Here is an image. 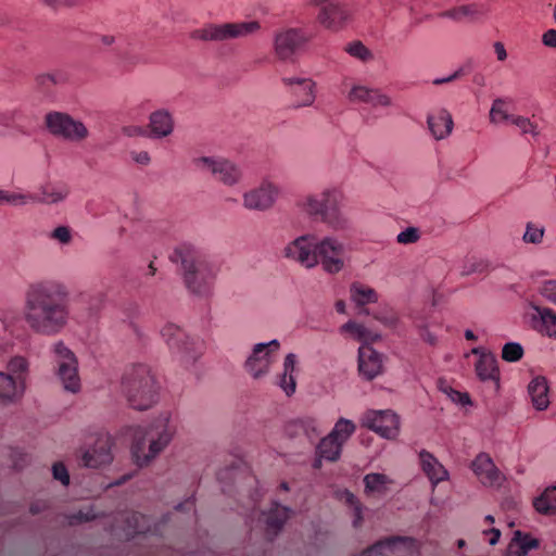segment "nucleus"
Masks as SVG:
<instances>
[{
    "label": "nucleus",
    "mask_w": 556,
    "mask_h": 556,
    "mask_svg": "<svg viewBox=\"0 0 556 556\" xmlns=\"http://www.w3.org/2000/svg\"><path fill=\"white\" fill-rule=\"evenodd\" d=\"M23 317L27 327L42 336H55L70 318L68 292L54 281H39L25 292Z\"/></svg>",
    "instance_id": "obj_1"
},
{
    "label": "nucleus",
    "mask_w": 556,
    "mask_h": 556,
    "mask_svg": "<svg viewBox=\"0 0 556 556\" xmlns=\"http://www.w3.org/2000/svg\"><path fill=\"white\" fill-rule=\"evenodd\" d=\"M173 263H180L186 288L197 296L212 293L215 274L206 257L194 247L181 244L170 254Z\"/></svg>",
    "instance_id": "obj_2"
},
{
    "label": "nucleus",
    "mask_w": 556,
    "mask_h": 556,
    "mask_svg": "<svg viewBox=\"0 0 556 556\" xmlns=\"http://www.w3.org/2000/svg\"><path fill=\"white\" fill-rule=\"evenodd\" d=\"M123 390L132 408L144 410L157 401L159 387L150 368L134 366L124 377Z\"/></svg>",
    "instance_id": "obj_3"
},
{
    "label": "nucleus",
    "mask_w": 556,
    "mask_h": 556,
    "mask_svg": "<svg viewBox=\"0 0 556 556\" xmlns=\"http://www.w3.org/2000/svg\"><path fill=\"white\" fill-rule=\"evenodd\" d=\"M261 24L257 21L239 23L207 24L191 33V38L202 41H227L244 38L257 33Z\"/></svg>",
    "instance_id": "obj_4"
},
{
    "label": "nucleus",
    "mask_w": 556,
    "mask_h": 556,
    "mask_svg": "<svg viewBox=\"0 0 556 556\" xmlns=\"http://www.w3.org/2000/svg\"><path fill=\"white\" fill-rule=\"evenodd\" d=\"M342 194L337 190H326L320 198L309 195L305 201V211L309 215H320L321 220L333 229H343L348 222L339 211Z\"/></svg>",
    "instance_id": "obj_5"
},
{
    "label": "nucleus",
    "mask_w": 556,
    "mask_h": 556,
    "mask_svg": "<svg viewBox=\"0 0 556 556\" xmlns=\"http://www.w3.org/2000/svg\"><path fill=\"white\" fill-rule=\"evenodd\" d=\"M172 433L167 429L155 432L150 429L142 437L136 433L131 451L136 463L140 466H147L154 459L170 442Z\"/></svg>",
    "instance_id": "obj_6"
},
{
    "label": "nucleus",
    "mask_w": 556,
    "mask_h": 556,
    "mask_svg": "<svg viewBox=\"0 0 556 556\" xmlns=\"http://www.w3.org/2000/svg\"><path fill=\"white\" fill-rule=\"evenodd\" d=\"M113 438L109 433L97 434L92 443L79 450V465L91 469H99L110 465L113 460Z\"/></svg>",
    "instance_id": "obj_7"
},
{
    "label": "nucleus",
    "mask_w": 556,
    "mask_h": 556,
    "mask_svg": "<svg viewBox=\"0 0 556 556\" xmlns=\"http://www.w3.org/2000/svg\"><path fill=\"white\" fill-rule=\"evenodd\" d=\"M46 126L56 137L70 141H81L88 137V129L79 122L73 119L68 114L50 112L46 115Z\"/></svg>",
    "instance_id": "obj_8"
},
{
    "label": "nucleus",
    "mask_w": 556,
    "mask_h": 556,
    "mask_svg": "<svg viewBox=\"0 0 556 556\" xmlns=\"http://www.w3.org/2000/svg\"><path fill=\"white\" fill-rule=\"evenodd\" d=\"M313 38V35L302 28H289L275 36L274 49L280 60H289L295 51Z\"/></svg>",
    "instance_id": "obj_9"
},
{
    "label": "nucleus",
    "mask_w": 556,
    "mask_h": 556,
    "mask_svg": "<svg viewBox=\"0 0 556 556\" xmlns=\"http://www.w3.org/2000/svg\"><path fill=\"white\" fill-rule=\"evenodd\" d=\"M344 247L332 238H325L317 244V264L320 262L325 271L337 274L344 267Z\"/></svg>",
    "instance_id": "obj_10"
},
{
    "label": "nucleus",
    "mask_w": 556,
    "mask_h": 556,
    "mask_svg": "<svg viewBox=\"0 0 556 556\" xmlns=\"http://www.w3.org/2000/svg\"><path fill=\"white\" fill-rule=\"evenodd\" d=\"M161 333L168 346L180 353L187 363H193L200 355L195 343L178 326L168 324L163 327Z\"/></svg>",
    "instance_id": "obj_11"
},
{
    "label": "nucleus",
    "mask_w": 556,
    "mask_h": 556,
    "mask_svg": "<svg viewBox=\"0 0 556 556\" xmlns=\"http://www.w3.org/2000/svg\"><path fill=\"white\" fill-rule=\"evenodd\" d=\"M363 426L386 439H394L400 432V418L392 410L369 412Z\"/></svg>",
    "instance_id": "obj_12"
},
{
    "label": "nucleus",
    "mask_w": 556,
    "mask_h": 556,
    "mask_svg": "<svg viewBox=\"0 0 556 556\" xmlns=\"http://www.w3.org/2000/svg\"><path fill=\"white\" fill-rule=\"evenodd\" d=\"M280 344L277 340L268 343H258L254 346L252 354L245 361L247 371L255 379L266 375L273 363V351H278Z\"/></svg>",
    "instance_id": "obj_13"
},
{
    "label": "nucleus",
    "mask_w": 556,
    "mask_h": 556,
    "mask_svg": "<svg viewBox=\"0 0 556 556\" xmlns=\"http://www.w3.org/2000/svg\"><path fill=\"white\" fill-rule=\"evenodd\" d=\"M313 236H301L285 248V255L306 268L317 265V244Z\"/></svg>",
    "instance_id": "obj_14"
},
{
    "label": "nucleus",
    "mask_w": 556,
    "mask_h": 556,
    "mask_svg": "<svg viewBox=\"0 0 556 556\" xmlns=\"http://www.w3.org/2000/svg\"><path fill=\"white\" fill-rule=\"evenodd\" d=\"M197 167L208 170L212 175L225 185H235L239 181L241 173L237 166L227 160H215L203 156L193 161Z\"/></svg>",
    "instance_id": "obj_15"
},
{
    "label": "nucleus",
    "mask_w": 556,
    "mask_h": 556,
    "mask_svg": "<svg viewBox=\"0 0 556 556\" xmlns=\"http://www.w3.org/2000/svg\"><path fill=\"white\" fill-rule=\"evenodd\" d=\"M358 372L367 381L374 380L384 371V355L369 344H362L358 349Z\"/></svg>",
    "instance_id": "obj_16"
},
{
    "label": "nucleus",
    "mask_w": 556,
    "mask_h": 556,
    "mask_svg": "<svg viewBox=\"0 0 556 556\" xmlns=\"http://www.w3.org/2000/svg\"><path fill=\"white\" fill-rule=\"evenodd\" d=\"M316 20L324 28L337 33L346 26L350 12L339 2L328 3L319 7Z\"/></svg>",
    "instance_id": "obj_17"
},
{
    "label": "nucleus",
    "mask_w": 556,
    "mask_h": 556,
    "mask_svg": "<svg viewBox=\"0 0 556 556\" xmlns=\"http://www.w3.org/2000/svg\"><path fill=\"white\" fill-rule=\"evenodd\" d=\"M277 193L273 185L263 184L260 188L244 194V206L249 210H267L274 204Z\"/></svg>",
    "instance_id": "obj_18"
},
{
    "label": "nucleus",
    "mask_w": 556,
    "mask_h": 556,
    "mask_svg": "<svg viewBox=\"0 0 556 556\" xmlns=\"http://www.w3.org/2000/svg\"><path fill=\"white\" fill-rule=\"evenodd\" d=\"M531 326L534 330L556 340V312L549 307L533 305Z\"/></svg>",
    "instance_id": "obj_19"
},
{
    "label": "nucleus",
    "mask_w": 556,
    "mask_h": 556,
    "mask_svg": "<svg viewBox=\"0 0 556 556\" xmlns=\"http://www.w3.org/2000/svg\"><path fill=\"white\" fill-rule=\"evenodd\" d=\"M286 86L292 87V93L296 98L293 106L295 109L308 106L315 100L314 83L305 78H283Z\"/></svg>",
    "instance_id": "obj_20"
},
{
    "label": "nucleus",
    "mask_w": 556,
    "mask_h": 556,
    "mask_svg": "<svg viewBox=\"0 0 556 556\" xmlns=\"http://www.w3.org/2000/svg\"><path fill=\"white\" fill-rule=\"evenodd\" d=\"M25 383H20L10 374L0 371V403L10 405L17 403L24 395Z\"/></svg>",
    "instance_id": "obj_21"
},
{
    "label": "nucleus",
    "mask_w": 556,
    "mask_h": 556,
    "mask_svg": "<svg viewBox=\"0 0 556 556\" xmlns=\"http://www.w3.org/2000/svg\"><path fill=\"white\" fill-rule=\"evenodd\" d=\"M471 468L483 484L492 485L500 480L498 469L495 467L492 458L485 453H480L473 459Z\"/></svg>",
    "instance_id": "obj_22"
},
{
    "label": "nucleus",
    "mask_w": 556,
    "mask_h": 556,
    "mask_svg": "<svg viewBox=\"0 0 556 556\" xmlns=\"http://www.w3.org/2000/svg\"><path fill=\"white\" fill-rule=\"evenodd\" d=\"M420 466L429 480L437 484L447 479V470L439 463V460L426 450L419 453Z\"/></svg>",
    "instance_id": "obj_23"
},
{
    "label": "nucleus",
    "mask_w": 556,
    "mask_h": 556,
    "mask_svg": "<svg viewBox=\"0 0 556 556\" xmlns=\"http://www.w3.org/2000/svg\"><path fill=\"white\" fill-rule=\"evenodd\" d=\"M427 123L430 132L437 140L447 137L454 125L452 115L445 109L440 110L437 115H429Z\"/></svg>",
    "instance_id": "obj_24"
},
{
    "label": "nucleus",
    "mask_w": 556,
    "mask_h": 556,
    "mask_svg": "<svg viewBox=\"0 0 556 556\" xmlns=\"http://www.w3.org/2000/svg\"><path fill=\"white\" fill-rule=\"evenodd\" d=\"M528 392L531 397V402L533 406L538 410H544L549 405V397H548V383L547 379L543 376H536L534 377L529 386H528Z\"/></svg>",
    "instance_id": "obj_25"
},
{
    "label": "nucleus",
    "mask_w": 556,
    "mask_h": 556,
    "mask_svg": "<svg viewBox=\"0 0 556 556\" xmlns=\"http://www.w3.org/2000/svg\"><path fill=\"white\" fill-rule=\"evenodd\" d=\"M68 193L70 190L64 185L55 186L52 184H47L40 188V192L38 194H26V197L27 201L52 204L63 201L68 195Z\"/></svg>",
    "instance_id": "obj_26"
},
{
    "label": "nucleus",
    "mask_w": 556,
    "mask_h": 556,
    "mask_svg": "<svg viewBox=\"0 0 556 556\" xmlns=\"http://www.w3.org/2000/svg\"><path fill=\"white\" fill-rule=\"evenodd\" d=\"M350 99L352 101L365 102L372 106H388L391 104V100L387 94L381 93L377 89H369L364 86L354 87L350 92Z\"/></svg>",
    "instance_id": "obj_27"
},
{
    "label": "nucleus",
    "mask_w": 556,
    "mask_h": 556,
    "mask_svg": "<svg viewBox=\"0 0 556 556\" xmlns=\"http://www.w3.org/2000/svg\"><path fill=\"white\" fill-rule=\"evenodd\" d=\"M286 432L289 437H296L300 434L306 435L311 441L319 435L317 429V421L313 417H302L290 420L286 425Z\"/></svg>",
    "instance_id": "obj_28"
},
{
    "label": "nucleus",
    "mask_w": 556,
    "mask_h": 556,
    "mask_svg": "<svg viewBox=\"0 0 556 556\" xmlns=\"http://www.w3.org/2000/svg\"><path fill=\"white\" fill-rule=\"evenodd\" d=\"M149 127L153 137L163 138L172 134L174 122L167 111L159 110L150 115Z\"/></svg>",
    "instance_id": "obj_29"
},
{
    "label": "nucleus",
    "mask_w": 556,
    "mask_h": 556,
    "mask_svg": "<svg viewBox=\"0 0 556 556\" xmlns=\"http://www.w3.org/2000/svg\"><path fill=\"white\" fill-rule=\"evenodd\" d=\"M483 13L482 7L476 3L464 4L439 13L440 17L455 22L473 21Z\"/></svg>",
    "instance_id": "obj_30"
},
{
    "label": "nucleus",
    "mask_w": 556,
    "mask_h": 556,
    "mask_svg": "<svg viewBox=\"0 0 556 556\" xmlns=\"http://www.w3.org/2000/svg\"><path fill=\"white\" fill-rule=\"evenodd\" d=\"M58 376L66 391L76 393L80 390V378L78 376V362L60 364Z\"/></svg>",
    "instance_id": "obj_31"
},
{
    "label": "nucleus",
    "mask_w": 556,
    "mask_h": 556,
    "mask_svg": "<svg viewBox=\"0 0 556 556\" xmlns=\"http://www.w3.org/2000/svg\"><path fill=\"white\" fill-rule=\"evenodd\" d=\"M340 500L344 503V505L348 506L351 511L353 528H361L365 519L364 513L367 510L366 506H364L359 498L349 490H344L341 493Z\"/></svg>",
    "instance_id": "obj_32"
},
{
    "label": "nucleus",
    "mask_w": 556,
    "mask_h": 556,
    "mask_svg": "<svg viewBox=\"0 0 556 556\" xmlns=\"http://www.w3.org/2000/svg\"><path fill=\"white\" fill-rule=\"evenodd\" d=\"M539 541L530 534L516 531L508 545V556H526L529 551L536 548Z\"/></svg>",
    "instance_id": "obj_33"
},
{
    "label": "nucleus",
    "mask_w": 556,
    "mask_h": 556,
    "mask_svg": "<svg viewBox=\"0 0 556 556\" xmlns=\"http://www.w3.org/2000/svg\"><path fill=\"white\" fill-rule=\"evenodd\" d=\"M296 356L293 353H289L285 357L283 372L279 376L278 384L286 392L288 396L295 392V378L293 372L295 370Z\"/></svg>",
    "instance_id": "obj_34"
},
{
    "label": "nucleus",
    "mask_w": 556,
    "mask_h": 556,
    "mask_svg": "<svg viewBox=\"0 0 556 556\" xmlns=\"http://www.w3.org/2000/svg\"><path fill=\"white\" fill-rule=\"evenodd\" d=\"M476 371L481 380H493L498 382L500 371L497 361L491 353L482 354L476 364Z\"/></svg>",
    "instance_id": "obj_35"
},
{
    "label": "nucleus",
    "mask_w": 556,
    "mask_h": 556,
    "mask_svg": "<svg viewBox=\"0 0 556 556\" xmlns=\"http://www.w3.org/2000/svg\"><path fill=\"white\" fill-rule=\"evenodd\" d=\"M363 482L366 495H384L389 491L388 485L392 483V480L384 473L370 472L364 477Z\"/></svg>",
    "instance_id": "obj_36"
},
{
    "label": "nucleus",
    "mask_w": 556,
    "mask_h": 556,
    "mask_svg": "<svg viewBox=\"0 0 556 556\" xmlns=\"http://www.w3.org/2000/svg\"><path fill=\"white\" fill-rule=\"evenodd\" d=\"M351 301L357 306L363 307L369 303L378 301V293L371 287L355 281L350 287Z\"/></svg>",
    "instance_id": "obj_37"
},
{
    "label": "nucleus",
    "mask_w": 556,
    "mask_h": 556,
    "mask_svg": "<svg viewBox=\"0 0 556 556\" xmlns=\"http://www.w3.org/2000/svg\"><path fill=\"white\" fill-rule=\"evenodd\" d=\"M342 444L330 433L323 438L317 447L316 456L324 457L328 462H336L340 458Z\"/></svg>",
    "instance_id": "obj_38"
},
{
    "label": "nucleus",
    "mask_w": 556,
    "mask_h": 556,
    "mask_svg": "<svg viewBox=\"0 0 556 556\" xmlns=\"http://www.w3.org/2000/svg\"><path fill=\"white\" fill-rule=\"evenodd\" d=\"M288 517L289 509L277 505L266 517V532L268 534L277 535V533L282 529Z\"/></svg>",
    "instance_id": "obj_39"
},
{
    "label": "nucleus",
    "mask_w": 556,
    "mask_h": 556,
    "mask_svg": "<svg viewBox=\"0 0 556 556\" xmlns=\"http://www.w3.org/2000/svg\"><path fill=\"white\" fill-rule=\"evenodd\" d=\"M533 506L540 514H556V486L547 488L533 501Z\"/></svg>",
    "instance_id": "obj_40"
},
{
    "label": "nucleus",
    "mask_w": 556,
    "mask_h": 556,
    "mask_svg": "<svg viewBox=\"0 0 556 556\" xmlns=\"http://www.w3.org/2000/svg\"><path fill=\"white\" fill-rule=\"evenodd\" d=\"M123 521L126 522L124 531L127 535L142 533L149 529L146 516L140 513H126L123 515Z\"/></svg>",
    "instance_id": "obj_41"
},
{
    "label": "nucleus",
    "mask_w": 556,
    "mask_h": 556,
    "mask_svg": "<svg viewBox=\"0 0 556 556\" xmlns=\"http://www.w3.org/2000/svg\"><path fill=\"white\" fill-rule=\"evenodd\" d=\"M356 427L353 421L340 418L333 429L331 430L330 434L334 437L340 443L343 445L349 438L354 433Z\"/></svg>",
    "instance_id": "obj_42"
},
{
    "label": "nucleus",
    "mask_w": 556,
    "mask_h": 556,
    "mask_svg": "<svg viewBox=\"0 0 556 556\" xmlns=\"http://www.w3.org/2000/svg\"><path fill=\"white\" fill-rule=\"evenodd\" d=\"M8 372L14 377V379L20 383H24L25 375L28 370V362L26 358L22 356H15L10 359L7 365Z\"/></svg>",
    "instance_id": "obj_43"
},
{
    "label": "nucleus",
    "mask_w": 556,
    "mask_h": 556,
    "mask_svg": "<svg viewBox=\"0 0 556 556\" xmlns=\"http://www.w3.org/2000/svg\"><path fill=\"white\" fill-rule=\"evenodd\" d=\"M372 317L387 327H395L399 321L396 313L389 306H380L371 312Z\"/></svg>",
    "instance_id": "obj_44"
},
{
    "label": "nucleus",
    "mask_w": 556,
    "mask_h": 556,
    "mask_svg": "<svg viewBox=\"0 0 556 556\" xmlns=\"http://www.w3.org/2000/svg\"><path fill=\"white\" fill-rule=\"evenodd\" d=\"M53 351L59 366L60 364L77 363L75 354L62 341L53 345Z\"/></svg>",
    "instance_id": "obj_45"
},
{
    "label": "nucleus",
    "mask_w": 556,
    "mask_h": 556,
    "mask_svg": "<svg viewBox=\"0 0 556 556\" xmlns=\"http://www.w3.org/2000/svg\"><path fill=\"white\" fill-rule=\"evenodd\" d=\"M510 123L518 127L522 135L531 134L533 137H536L539 135L538 126L527 117L514 115L510 118Z\"/></svg>",
    "instance_id": "obj_46"
},
{
    "label": "nucleus",
    "mask_w": 556,
    "mask_h": 556,
    "mask_svg": "<svg viewBox=\"0 0 556 556\" xmlns=\"http://www.w3.org/2000/svg\"><path fill=\"white\" fill-rule=\"evenodd\" d=\"M121 61L124 67H126L127 70H130L138 64L148 63V59L135 50H127L124 53H122Z\"/></svg>",
    "instance_id": "obj_47"
},
{
    "label": "nucleus",
    "mask_w": 556,
    "mask_h": 556,
    "mask_svg": "<svg viewBox=\"0 0 556 556\" xmlns=\"http://www.w3.org/2000/svg\"><path fill=\"white\" fill-rule=\"evenodd\" d=\"M505 102L502 99L494 100L491 111H490V119L492 123H500L503 121H509L513 115H509L504 109Z\"/></svg>",
    "instance_id": "obj_48"
},
{
    "label": "nucleus",
    "mask_w": 556,
    "mask_h": 556,
    "mask_svg": "<svg viewBox=\"0 0 556 556\" xmlns=\"http://www.w3.org/2000/svg\"><path fill=\"white\" fill-rule=\"evenodd\" d=\"M523 356V349L519 343L509 342L503 346L502 357L506 362H517Z\"/></svg>",
    "instance_id": "obj_49"
},
{
    "label": "nucleus",
    "mask_w": 556,
    "mask_h": 556,
    "mask_svg": "<svg viewBox=\"0 0 556 556\" xmlns=\"http://www.w3.org/2000/svg\"><path fill=\"white\" fill-rule=\"evenodd\" d=\"M544 232V227H536L532 223H528L526 226V232L523 233L522 240L526 243L539 244L543 240Z\"/></svg>",
    "instance_id": "obj_50"
},
{
    "label": "nucleus",
    "mask_w": 556,
    "mask_h": 556,
    "mask_svg": "<svg viewBox=\"0 0 556 556\" xmlns=\"http://www.w3.org/2000/svg\"><path fill=\"white\" fill-rule=\"evenodd\" d=\"M439 383H440V389L444 393H446L453 402L460 404V405H466V404L470 403V397L467 393H462L459 391H456L453 388H451L450 386L443 387L444 382L442 380H440Z\"/></svg>",
    "instance_id": "obj_51"
},
{
    "label": "nucleus",
    "mask_w": 556,
    "mask_h": 556,
    "mask_svg": "<svg viewBox=\"0 0 556 556\" xmlns=\"http://www.w3.org/2000/svg\"><path fill=\"white\" fill-rule=\"evenodd\" d=\"M439 383H440V389L444 393H446L453 402L460 404V405H466V404L470 403V397L467 393H462L459 391H456L453 388H451L450 386L443 387L444 382L442 380H440Z\"/></svg>",
    "instance_id": "obj_52"
},
{
    "label": "nucleus",
    "mask_w": 556,
    "mask_h": 556,
    "mask_svg": "<svg viewBox=\"0 0 556 556\" xmlns=\"http://www.w3.org/2000/svg\"><path fill=\"white\" fill-rule=\"evenodd\" d=\"M346 52L362 61L371 59L370 51L361 42L354 41L346 47Z\"/></svg>",
    "instance_id": "obj_53"
},
{
    "label": "nucleus",
    "mask_w": 556,
    "mask_h": 556,
    "mask_svg": "<svg viewBox=\"0 0 556 556\" xmlns=\"http://www.w3.org/2000/svg\"><path fill=\"white\" fill-rule=\"evenodd\" d=\"M419 238V229L416 227H408L397 235L396 241L401 244H410L417 242Z\"/></svg>",
    "instance_id": "obj_54"
},
{
    "label": "nucleus",
    "mask_w": 556,
    "mask_h": 556,
    "mask_svg": "<svg viewBox=\"0 0 556 556\" xmlns=\"http://www.w3.org/2000/svg\"><path fill=\"white\" fill-rule=\"evenodd\" d=\"M341 332H349L351 333L356 340L361 339V336L365 333V326L357 324L353 320H349L340 328Z\"/></svg>",
    "instance_id": "obj_55"
},
{
    "label": "nucleus",
    "mask_w": 556,
    "mask_h": 556,
    "mask_svg": "<svg viewBox=\"0 0 556 556\" xmlns=\"http://www.w3.org/2000/svg\"><path fill=\"white\" fill-rule=\"evenodd\" d=\"M51 238L58 240L62 244H68L72 241V232L70 227L67 226H59L56 227L52 233Z\"/></svg>",
    "instance_id": "obj_56"
},
{
    "label": "nucleus",
    "mask_w": 556,
    "mask_h": 556,
    "mask_svg": "<svg viewBox=\"0 0 556 556\" xmlns=\"http://www.w3.org/2000/svg\"><path fill=\"white\" fill-rule=\"evenodd\" d=\"M52 473H53V478L55 480L61 481L63 485H68L70 475H68V471H67L66 467L64 466V464L55 463L52 466Z\"/></svg>",
    "instance_id": "obj_57"
},
{
    "label": "nucleus",
    "mask_w": 556,
    "mask_h": 556,
    "mask_svg": "<svg viewBox=\"0 0 556 556\" xmlns=\"http://www.w3.org/2000/svg\"><path fill=\"white\" fill-rule=\"evenodd\" d=\"M43 4L53 9L60 10L62 8H72L79 5L83 0H42Z\"/></svg>",
    "instance_id": "obj_58"
},
{
    "label": "nucleus",
    "mask_w": 556,
    "mask_h": 556,
    "mask_svg": "<svg viewBox=\"0 0 556 556\" xmlns=\"http://www.w3.org/2000/svg\"><path fill=\"white\" fill-rule=\"evenodd\" d=\"M0 201L20 205L25 204L27 202V197L26 194L9 193L3 190H0Z\"/></svg>",
    "instance_id": "obj_59"
},
{
    "label": "nucleus",
    "mask_w": 556,
    "mask_h": 556,
    "mask_svg": "<svg viewBox=\"0 0 556 556\" xmlns=\"http://www.w3.org/2000/svg\"><path fill=\"white\" fill-rule=\"evenodd\" d=\"M540 292L544 298L556 303V280L544 281Z\"/></svg>",
    "instance_id": "obj_60"
},
{
    "label": "nucleus",
    "mask_w": 556,
    "mask_h": 556,
    "mask_svg": "<svg viewBox=\"0 0 556 556\" xmlns=\"http://www.w3.org/2000/svg\"><path fill=\"white\" fill-rule=\"evenodd\" d=\"M97 516L92 513V510L83 511L79 510L77 514H74L70 517L71 525H77L81 522H87L93 520Z\"/></svg>",
    "instance_id": "obj_61"
},
{
    "label": "nucleus",
    "mask_w": 556,
    "mask_h": 556,
    "mask_svg": "<svg viewBox=\"0 0 556 556\" xmlns=\"http://www.w3.org/2000/svg\"><path fill=\"white\" fill-rule=\"evenodd\" d=\"M542 43L545 47L556 49V29H548L542 35Z\"/></svg>",
    "instance_id": "obj_62"
},
{
    "label": "nucleus",
    "mask_w": 556,
    "mask_h": 556,
    "mask_svg": "<svg viewBox=\"0 0 556 556\" xmlns=\"http://www.w3.org/2000/svg\"><path fill=\"white\" fill-rule=\"evenodd\" d=\"M381 340V336L379 333L372 332L368 328L365 327V333L361 336V339L358 341L362 342V344H369L374 342H378Z\"/></svg>",
    "instance_id": "obj_63"
},
{
    "label": "nucleus",
    "mask_w": 556,
    "mask_h": 556,
    "mask_svg": "<svg viewBox=\"0 0 556 556\" xmlns=\"http://www.w3.org/2000/svg\"><path fill=\"white\" fill-rule=\"evenodd\" d=\"M48 504L45 501H36L30 504L29 511L31 515H37L41 511H45L48 508Z\"/></svg>",
    "instance_id": "obj_64"
}]
</instances>
